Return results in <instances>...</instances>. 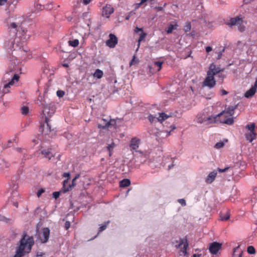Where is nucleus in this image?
<instances>
[{"instance_id": "40", "label": "nucleus", "mask_w": 257, "mask_h": 257, "mask_svg": "<svg viewBox=\"0 0 257 257\" xmlns=\"http://www.w3.org/2000/svg\"><path fill=\"white\" fill-rule=\"evenodd\" d=\"M175 27L173 25L170 24L168 26L167 29L166 30V32L167 34H171L172 33L173 31L175 29Z\"/></svg>"}, {"instance_id": "34", "label": "nucleus", "mask_w": 257, "mask_h": 257, "mask_svg": "<svg viewBox=\"0 0 257 257\" xmlns=\"http://www.w3.org/2000/svg\"><path fill=\"white\" fill-rule=\"evenodd\" d=\"M163 63V61H158L154 62L153 64L155 66L158 67L157 70L160 71L162 68V65Z\"/></svg>"}, {"instance_id": "4", "label": "nucleus", "mask_w": 257, "mask_h": 257, "mask_svg": "<svg viewBox=\"0 0 257 257\" xmlns=\"http://www.w3.org/2000/svg\"><path fill=\"white\" fill-rule=\"evenodd\" d=\"M214 69V63H212L210 64L208 70L207 71V76L202 83V86L203 87L206 86L211 89L215 86L216 81L215 79L214 76L218 71H213Z\"/></svg>"}, {"instance_id": "58", "label": "nucleus", "mask_w": 257, "mask_h": 257, "mask_svg": "<svg viewBox=\"0 0 257 257\" xmlns=\"http://www.w3.org/2000/svg\"><path fill=\"white\" fill-rule=\"evenodd\" d=\"M16 150L18 152H22V151H23V149L22 148H16Z\"/></svg>"}, {"instance_id": "7", "label": "nucleus", "mask_w": 257, "mask_h": 257, "mask_svg": "<svg viewBox=\"0 0 257 257\" xmlns=\"http://www.w3.org/2000/svg\"><path fill=\"white\" fill-rule=\"evenodd\" d=\"M169 117H170V115H167L164 112H159L158 113V116H157V114L153 115L150 114L148 116V118L149 121L152 123H155L157 121H159L162 123L163 121L167 119Z\"/></svg>"}, {"instance_id": "39", "label": "nucleus", "mask_w": 257, "mask_h": 257, "mask_svg": "<svg viewBox=\"0 0 257 257\" xmlns=\"http://www.w3.org/2000/svg\"><path fill=\"white\" fill-rule=\"evenodd\" d=\"M21 112L23 115H27L29 112V108L24 106L21 108Z\"/></svg>"}, {"instance_id": "63", "label": "nucleus", "mask_w": 257, "mask_h": 257, "mask_svg": "<svg viewBox=\"0 0 257 257\" xmlns=\"http://www.w3.org/2000/svg\"><path fill=\"white\" fill-rule=\"evenodd\" d=\"M174 166V164H172L171 165H169L168 166V169H171Z\"/></svg>"}, {"instance_id": "31", "label": "nucleus", "mask_w": 257, "mask_h": 257, "mask_svg": "<svg viewBox=\"0 0 257 257\" xmlns=\"http://www.w3.org/2000/svg\"><path fill=\"white\" fill-rule=\"evenodd\" d=\"M116 146V145L114 144V143L112 142L110 144H109L106 148L107 150L109 152V156H111L112 154L113 150L114 148V147Z\"/></svg>"}, {"instance_id": "19", "label": "nucleus", "mask_w": 257, "mask_h": 257, "mask_svg": "<svg viewBox=\"0 0 257 257\" xmlns=\"http://www.w3.org/2000/svg\"><path fill=\"white\" fill-rule=\"evenodd\" d=\"M257 91V87L255 86V84L254 83L253 85L251 86L249 89H248L244 93V96L247 98H251Z\"/></svg>"}, {"instance_id": "37", "label": "nucleus", "mask_w": 257, "mask_h": 257, "mask_svg": "<svg viewBox=\"0 0 257 257\" xmlns=\"http://www.w3.org/2000/svg\"><path fill=\"white\" fill-rule=\"evenodd\" d=\"M243 22H241V23H240L237 26L238 30L241 32H243L245 31V27L243 24Z\"/></svg>"}, {"instance_id": "22", "label": "nucleus", "mask_w": 257, "mask_h": 257, "mask_svg": "<svg viewBox=\"0 0 257 257\" xmlns=\"http://www.w3.org/2000/svg\"><path fill=\"white\" fill-rule=\"evenodd\" d=\"M71 189L72 186H71V184H68V178L64 180L63 181V187L61 191L64 193H65Z\"/></svg>"}, {"instance_id": "14", "label": "nucleus", "mask_w": 257, "mask_h": 257, "mask_svg": "<svg viewBox=\"0 0 257 257\" xmlns=\"http://www.w3.org/2000/svg\"><path fill=\"white\" fill-rule=\"evenodd\" d=\"M141 144V140L137 137L133 138L130 141V147L131 150L135 151L136 152L139 151L137 149L139 148Z\"/></svg>"}, {"instance_id": "55", "label": "nucleus", "mask_w": 257, "mask_h": 257, "mask_svg": "<svg viewBox=\"0 0 257 257\" xmlns=\"http://www.w3.org/2000/svg\"><path fill=\"white\" fill-rule=\"evenodd\" d=\"M63 177H67L69 178L70 176V174L69 172H65L63 174Z\"/></svg>"}, {"instance_id": "44", "label": "nucleus", "mask_w": 257, "mask_h": 257, "mask_svg": "<svg viewBox=\"0 0 257 257\" xmlns=\"http://www.w3.org/2000/svg\"><path fill=\"white\" fill-rule=\"evenodd\" d=\"M167 4L165 3L163 7H155V9L157 11H162L164 10V7L166 6Z\"/></svg>"}, {"instance_id": "52", "label": "nucleus", "mask_w": 257, "mask_h": 257, "mask_svg": "<svg viewBox=\"0 0 257 257\" xmlns=\"http://www.w3.org/2000/svg\"><path fill=\"white\" fill-rule=\"evenodd\" d=\"M205 50H206V52L209 53L212 50V49L210 46H207L205 48Z\"/></svg>"}, {"instance_id": "49", "label": "nucleus", "mask_w": 257, "mask_h": 257, "mask_svg": "<svg viewBox=\"0 0 257 257\" xmlns=\"http://www.w3.org/2000/svg\"><path fill=\"white\" fill-rule=\"evenodd\" d=\"M224 49H223L221 51H220L218 53H217V59H220L221 57H222V52L224 51Z\"/></svg>"}, {"instance_id": "64", "label": "nucleus", "mask_w": 257, "mask_h": 257, "mask_svg": "<svg viewBox=\"0 0 257 257\" xmlns=\"http://www.w3.org/2000/svg\"><path fill=\"white\" fill-rule=\"evenodd\" d=\"M200 255L199 254H194L193 255V257H200Z\"/></svg>"}, {"instance_id": "23", "label": "nucleus", "mask_w": 257, "mask_h": 257, "mask_svg": "<svg viewBox=\"0 0 257 257\" xmlns=\"http://www.w3.org/2000/svg\"><path fill=\"white\" fill-rule=\"evenodd\" d=\"M20 79V76L18 74H14L12 77L11 80L7 82V83L11 87L14 85L15 83L18 82Z\"/></svg>"}, {"instance_id": "32", "label": "nucleus", "mask_w": 257, "mask_h": 257, "mask_svg": "<svg viewBox=\"0 0 257 257\" xmlns=\"http://www.w3.org/2000/svg\"><path fill=\"white\" fill-rule=\"evenodd\" d=\"M69 45L73 47H77L79 44V40L78 39H74L73 40H69L68 41Z\"/></svg>"}, {"instance_id": "17", "label": "nucleus", "mask_w": 257, "mask_h": 257, "mask_svg": "<svg viewBox=\"0 0 257 257\" xmlns=\"http://www.w3.org/2000/svg\"><path fill=\"white\" fill-rule=\"evenodd\" d=\"M221 244L216 242H213L209 246V251L213 254H216L218 250L221 248Z\"/></svg>"}, {"instance_id": "18", "label": "nucleus", "mask_w": 257, "mask_h": 257, "mask_svg": "<svg viewBox=\"0 0 257 257\" xmlns=\"http://www.w3.org/2000/svg\"><path fill=\"white\" fill-rule=\"evenodd\" d=\"M41 154L43 155L44 158L48 160H51L55 156V154L52 152V149L49 148L42 150L41 151Z\"/></svg>"}, {"instance_id": "12", "label": "nucleus", "mask_w": 257, "mask_h": 257, "mask_svg": "<svg viewBox=\"0 0 257 257\" xmlns=\"http://www.w3.org/2000/svg\"><path fill=\"white\" fill-rule=\"evenodd\" d=\"M49 118H45L44 123L40 126V130L44 135H48L51 131V127L49 124Z\"/></svg>"}, {"instance_id": "60", "label": "nucleus", "mask_w": 257, "mask_h": 257, "mask_svg": "<svg viewBox=\"0 0 257 257\" xmlns=\"http://www.w3.org/2000/svg\"><path fill=\"white\" fill-rule=\"evenodd\" d=\"M80 177V174H77L76 175L75 177H74V180H76L77 179H78Z\"/></svg>"}, {"instance_id": "48", "label": "nucleus", "mask_w": 257, "mask_h": 257, "mask_svg": "<svg viewBox=\"0 0 257 257\" xmlns=\"http://www.w3.org/2000/svg\"><path fill=\"white\" fill-rule=\"evenodd\" d=\"M64 227L66 230L68 229L70 227V222L68 221H66Z\"/></svg>"}, {"instance_id": "6", "label": "nucleus", "mask_w": 257, "mask_h": 257, "mask_svg": "<svg viewBox=\"0 0 257 257\" xmlns=\"http://www.w3.org/2000/svg\"><path fill=\"white\" fill-rule=\"evenodd\" d=\"M256 127L254 123L248 124L245 126V128L249 132L245 134V138L249 143H251L256 139V134L255 132V128Z\"/></svg>"}, {"instance_id": "42", "label": "nucleus", "mask_w": 257, "mask_h": 257, "mask_svg": "<svg viewBox=\"0 0 257 257\" xmlns=\"http://www.w3.org/2000/svg\"><path fill=\"white\" fill-rule=\"evenodd\" d=\"M170 127L171 128L170 131H166V133H167L166 136V137H169L170 135L171 132L176 128V126L174 125H171Z\"/></svg>"}, {"instance_id": "2", "label": "nucleus", "mask_w": 257, "mask_h": 257, "mask_svg": "<svg viewBox=\"0 0 257 257\" xmlns=\"http://www.w3.org/2000/svg\"><path fill=\"white\" fill-rule=\"evenodd\" d=\"M34 243L33 237L28 236L26 234L24 235L23 238L20 240V244L14 257H22L26 253H29Z\"/></svg>"}, {"instance_id": "56", "label": "nucleus", "mask_w": 257, "mask_h": 257, "mask_svg": "<svg viewBox=\"0 0 257 257\" xmlns=\"http://www.w3.org/2000/svg\"><path fill=\"white\" fill-rule=\"evenodd\" d=\"M253 0H243V4H248L250 3L251 2H252Z\"/></svg>"}, {"instance_id": "29", "label": "nucleus", "mask_w": 257, "mask_h": 257, "mask_svg": "<svg viewBox=\"0 0 257 257\" xmlns=\"http://www.w3.org/2000/svg\"><path fill=\"white\" fill-rule=\"evenodd\" d=\"M103 75V71L99 69H97L93 73V77L97 79H100L102 77Z\"/></svg>"}, {"instance_id": "5", "label": "nucleus", "mask_w": 257, "mask_h": 257, "mask_svg": "<svg viewBox=\"0 0 257 257\" xmlns=\"http://www.w3.org/2000/svg\"><path fill=\"white\" fill-rule=\"evenodd\" d=\"M218 120L216 115L208 116L204 114H199L196 118V122L205 125H209L213 123H219Z\"/></svg>"}, {"instance_id": "46", "label": "nucleus", "mask_w": 257, "mask_h": 257, "mask_svg": "<svg viewBox=\"0 0 257 257\" xmlns=\"http://www.w3.org/2000/svg\"><path fill=\"white\" fill-rule=\"evenodd\" d=\"M178 201L183 206H184L186 205V201L184 199H178Z\"/></svg>"}, {"instance_id": "20", "label": "nucleus", "mask_w": 257, "mask_h": 257, "mask_svg": "<svg viewBox=\"0 0 257 257\" xmlns=\"http://www.w3.org/2000/svg\"><path fill=\"white\" fill-rule=\"evenodd\" d=\"M214 69L213 71H218L216 73L215 75H217V77L223 81L224 78L225 77V75L222 73L224 70V68H221L220 67L216 66L215 63H214Z\"/></svg>"}, {"instance_id": "57", "label": "nucleus", "mask_w": 257, "mask_h": 257, "mask_svg": "<svg viewBox=\"0 0 257 257\" xmlns=\"http://www.w3.org/2000/svg\"><path fill=\"white\" fill-rule=\"evenodd\" d=\"M75 181L76 180H74V179L72 180V184L71 185V186H72V188L76 185Z\"/></svg>"}, {"instance_id": "30", "label": "nucleus", "mask_w": 257, "mask_h": 257, "mask_svg": "<svg viewBox=\"0 0 257 257\" xmlns=\"http://www.w3.org/2000/svg\"><path fill=\"white\" fill-rule=\"evenodd\" d=\"M242 254V251L239 250V246H237L234 248L233 249V253L232 254V257H241Z\"/></svg>"}, {"instance_id": "3", "label": "nucleus", "mask_w": 257, "mask_h": 257, "mask_svg": "<svg viewBox=\"0 0 257 257\" xmlns=\"http://www.w3.org/2000/svg\"><path fill=\"white\" fill-rule=\"evenodd\" d=\"M237 105L229 106L224 110L216 115L219 123L232 125L234 123V118L231 116L234 114Z\"/></svg>"}, {"instance_id": "43", "label": "nucleus", "mask_w": 257, "mask_h": 257, "mask_svg": "<svg viewBox=\"0 0 257 257\" xmlns=\"http://www.w3.org/2000/svg\"><path fill=\"white\" fill-rule=\"evenodd\" d=\"M108 223H109V221H107V224H103V225L100 226L99 227V232H101V231H103L104 230H105L106 228L107 224Z\"/></svg>"}, {"instance_id": "1", "label": "nucleus", "mask_w": 257, "mask_h": 257, "mask_svg": "<svg viewBox=\"0 0 257 257\" xmlns=\"http://www.w3.org/2000/svg\"><path fill=\"white\" fill-rule=\"evenodd\" d=\"M18 26L15 23H12L10 24L9 29L10 32L16 34V37L11 43V45L8 46L11 50H16L17 49H21L24 45L26 40L29 38V35H26L27 30L22 28H19L17 29Z\"/></svg>"}, {"instance_id": "33", "label": "nucleus", "mask_w": 257, "mask_h": 257, "mask_svg": "<svg viewBox=\"0 0 257 257\" xmlns=\"http://www.w3.org/2000/svg\"><path fill=\"white\" fill-rule=\"evenodd\" d=\"M225 145V143L224 142L220 141L219 142H217L216 143V144L214 145V148L216 149H220L222 148H223Z\"/></svg>"}, {"instance_id": "27", "label": "nucleus", "mask_w": 257, "mask_h": 257, "mask_svg": "<svg viewBox=\"0 0 257 257\" xmlns=\"http://www.w3.org/2000/svg\"><path fill=\"white\" fill-rule=\"evenodd\" d=\"M189 243L187 239H185V243L183 245V248L181 249L180 252L182 253L181 255H183V256H186L187 254V249L188 247Z\"/></svg>"}, {"instance_id": "11", "label": "nucleus", "mask_w": 257, "mask_h": 257, "mask_svg": "<svg viewBox=\"0 0 257 257\" xmlns=\"http://www.w3.org/2000/svg\"><path fill=\"white\" fill-rule=\"evenodd\" d=\"M50 230L49 228L45 227L42 229V231L39 235V238L42 243L47 242L49 238Z\"/></svg>"}, {"instance_id": "53", "label": "nucleus", "mask_w": 257, "mask_h": 257, "mask_svg": "<svg viewBox=\"0 0 257 257\" xmlns=\"http://www.w3.org/2000/svg\"><path fill=\"white\" fill-rule=\"evenodd\" d=\"M142 32L143 31V29L142 28H139L138 27H136V29H135V32L137 33H139V32Z\"/></svg>"}, {"instance_id": "9", "label": "nucleus", "mask_w": 257, "mask_h": 257, "mask_svg": "<svg viewBox=\"0 0 257 257\" xmlns=\"http://www.w3.org/2000/svg\"><path fill=\"white\" fill-rule=\"evenodd\" d=\"M55 113V108L51 104H46L44 106L43 114L45 118H49Z\"/></svg>"}, {"instance_id": "62", "label": "nucleus", "mask_w": 257, "mask_h": 257, "mask_svg": "<svg viewBox=\"0 0 257 257\" xmlns=\"http://www.w3.org/2000/svg\"><path fill=\"white\" fill-rule=\"evenodd\" d=\"M14 205L16 207H18V202H14Z\"/></svg>"}, {"instance_id": "21", "label": "nucleus", "mask_w": 257, "mask_h": 257, "mask_svg": "<svg viewBox=\"0 0 257 257\" xmlns=\"http://www.w3.org/2000/svg\"><path fill=\"white\" fill-rule=\"evenodd\" d=\"M217 174V172L216 170H214L210 172L206 177L205 179V182L208 184H211L215 180Z\"/></svg>"}, {"instance_id": "35", "label": "nucleus", "mask_w": 257, "mask_h": 257, "mask_svg": "<svg viewBox=\"0 0 257 257\" xmlns=\"http://www.w3.org/2000/svg\"><path fill=\"white\" fill-rule=\"evenodd\" d=\"M146 34L144 32H143V31H142L140 33V38H139V40H138V42H139L138 46L139 47L140 46V42L141 41H143L145 39V38L146 37Z\"/></svg>"}, {"instance_id": "24", "label": "nucleus", "mask_w": 257, "mask_h": 257, "mask_svg": "<svg viewBox=\"0 0 257 257\" xmlns=\"http://www.w3.org/2000/svg\"><path fill=\"white\" fill-rule=\"evenodd\" d=\"M11 87L7 83H5L3 87L0 90V96H3L5 94L10 92Z\"/></svg>"}, {"instance_id": "10", "label": "nucleus", "mask_w": 257, "mask_h": 257, "mask_svg": "<svg viewBox=\"0 0 257 257\" xmlns=\"http://www.w3.org/2000/svg\"><path fill=\"white\" fill-rule=\"evenodd\" d=\"M243 22V18L240 16L230 18L229 20L225 22V24L231 28L234 26H237L240 23Z\"/></svg>"}, {"instance_id": "47", "label": "nucleus", "mask_w": 257, "mask_h": 257, "mask_svg": "<svg viewBox=\"0 0 257 257\" xmlns=\"http://www.w3.org/2000/svg\"><path fill=\"white\" fill-rule=\"evenodd\" d=\"M191 29V25L190 23L187 24L184 27V30L185 32H188Z\"/></svg>"}, {"instance_id": "45", "label": "nucleus", "mask_w": 257, "mask_h": 257, "mask_svg": "<svg viewBox=\"0 0 257 257\" xmlns=\"http://www.w3.org/2000/svg\"><path fill=\"white\" fill-rule=\"evenodd\" d=\"M61 191H59V192H57V191H56V192H54L53 193V197L55 198V199H57L59 196H60V193Z\"/></svg>"}, {"instance_id": "25", "label": "nucleus", "mask_w": 257, "mask_h": 257, "mask_svg": "<svg viewBox=\"0 0 257 257\" xmlns=\"http://www.w3.org/2000/svg\"><path fill=\"white\" fill-rule=\"evenodd\" d=\"M218 171L220 173H223L224 172H227L229 173L230 176H232L233 175V168L232 167H226L224 169H220L218 168L217 169Z\"/></svg>"}, {"instance_id": "8", "label": "nucleus", "mask_w": 257, "mask_h": 257, "mask_svg": "<svg viewBox=\"0 0 257 257\" xmlns=\"http://www.w3.org/2000/svg\"><path fill=\"white\" fill-rule=\"evenodd\" d=\"M138 154L137 155L136 161L140 162L141 164L146 163L150 158V152L149 151H138Z\"/></svg>"}, {"instance_id": "28", "label": "nucleus", "mask_w": 257, "mask_h": 257, "mask_svg": "<svg viewBox=\"0 0 257 257\" xmlns=\"http://www.w3.org/2000/svg\"><path fill=\"white\" fill-rule=\"evenodd\" d=\"M131 184V181L128 179H124L120 181L119 186L120 187H126Z\"/></svg>"}, {"instance_id": "50", "label": "nucleus", "mask_w": 257, "mask_h": 257, "mask_svg": "<svg viewBox=\"0 0 257 257\" xmlns=\"http://www.w3.org/2000/svg\"><path fill=\"white\" fill-rule=\"evenodd\" d=\"M44 190L42 188L40 189L39 190V191H38L37 193V195L38 196V197H39L41 194L44 192Z\"/></svg>"}, {"instance_id": "61", "label": "nucleus", "mask_w": 257, "mask_h": 257, "mask_svg": "<svg viewBox=\"0 0 257 257\" xmlns=\"http://www.w3.org/2000/svg\"><path fill=\"white\" fill-rule=\"evenodd\" d=\"M62 66L64 67H68L69 64L68 63H63Z\"/></svg>"}, {"instance_id": "15", "label": "nucleus", "mask_w": 257, "mask_h": 257, "mask_svg": "<svg viewBox=\"0 0 257 257\" xmlns=\"http://www.w3.org/2000/svg\"><path fill=\"white\" fill-rule=\"evenodd\" d=\"M113 12L114 9L110 5H106L102 9V16L107 18Z\"/></svg>"}, {"instance_id": "54", "label": "nucleus", "mask_w": 257, "mask_h": 257, "mask_svg": "<svg viewBox=\"0 0 257 257\" xmlns=\"http://www.w3.org/2000/svg\"><path fill=\"white\" fill-rule=\"evenodd\" d=\"M82 3L84 5H87L90 3L91 0H82Z\"/></svg>"}, {"instance_id": "36", "label": "nucleus", "mask_w": 257, "mask_h": 257, "mask_svg": "<svg viewBox=\"0 0 257 257\" xmlns=\"http://www.w3.org/2000/svg\"><path fill=\"white\" fill-rule=\"evenodd\" d=\"M185 239H187V238H180L179 241V243L178 244H176L175 245V247L177 248H180L182 244H184V243H185Z\"/></svg>"}, {"instance_id": "26", "label": "nucleus", "mask_w": 257, "mask_h": 257, "mask_svg": "<svg viewBox=\"0 0 257 257\" xmlns=\"http://www.w3.org/2000/svg\"><path fill=\"white\" fill-rule=\"evenodd\" d=\"M230 212L229 211H226L225 213H221L220 214V218L222 221H226L230 218Z\"/></svg>"}, {"instance_id": "51", "label": "nucleus", "mask_w": 257, "mask_h": 257, "mask_svg": "<svg viewBox=\"0 0 257 257\" xmlns=\"http://www.w3.org/2000/svg\"><path fill=\"white\" fill-rule=\"evenodd\" d=\"M220 93L221 95H225L228 93V92L224 89H221L220 91Z\"/></svg>"}, {"instance_id": "13", "label": "nucleus", "mask_w": 257, "mask_h": 257, "mask_svg": "<svg viewBox=\"0 0 257 257\" xmlns=\"http://www.w3.org/2000/svg\"><path fill=\"white\" fill-rule=\"evenodd\" d=\"M118 43V39L116 36L113 34L109 35V39L106 41V45L110 48H113Z\"/></svg>"}, {"instance_id": "59", "label": "nucleus", "mask_w": 257, "mask_h": 257, "mask_svg": "<svg viewBox=\"0 0 257 257\" xmlns=\"http://www.w3.org/2000/svg\"><path fill=\"white\" fill-rule=\"evenodd\" d=\"M7 0H0V5H3Z\"/></svg>"}, {"instance_id": "38", "label": "nucleus", "mask_w": 257, "mask_h": 257, "mask_svg": "<svg viewBox=\"0 0 257 257\" xmlns=\"http://www.w3.org/2000/svg\"><path fill=\"white\" fill-rule=\"evenodd\" d=\"M247 250L248 253L250 254H254L255 252V250L254 247L251 245L247 247Z\"/></svg>"}, {"instance_id": "16", "label": "nucleus", "mask_w": 257, "mask_h": 257, "mask_svg": "<svg viewBox=\"0 0 257 257\" xmlns=\"http://www.w3.org/2000/svg\"><path fill=\"white\" fill-rule=\"evenodd\" d=\"M102 120L105 121V124H98V127L99 128L104 129L106 127H109L111 126H114V128L116 127V122L114 119H110L109 121H108L106 119H103Z\"/></svg>"}, {"instance_id": "41", "label": "nucleus", "mask_w": 257, "mask_h": 257, "mask_svg": "<svg viewBox=\"0 0 257 257\" xmlns=\"http://www.w3.org/2000/svg\"><path fill=\"white\" fill-rule=\"evenodd\" d=\"M65 94V92L63 90H59L57 91V95L59 97H63Z\"/></svg>"}]
</instances>
